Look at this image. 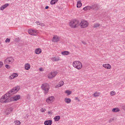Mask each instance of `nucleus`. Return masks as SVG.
<instances>
[{
    "instance_id": "1",
    "label": "nucleus",
    "mask_w": 125,
    "mask_h": 125,
    "mask_svg": "<svg viewBox=\"0 0 125 125\" xmlns=\"http://www.w3.org/2000/svg\"><path fill=\"white\" fill-rule=\"evenodd\" d=\"M20 89V86H17L16 87L13 88L11 90L9 91L7 93L0 98V102L1 103H8V102H11V100L10 97L12 96L13 94L17 93Z\"/></svg>"
},
{
    "instance_id": "2",
    "label": "nucleus",
    "mask_w": 125,
    "mask_h": 125,
    "mask_svg": "<svg viewBox=\"0 0 125 125\" xmlns=\"http://www.w3.org/2000/svg\"><path fill=\"white\" fill-rule=\"evenodd\" d=\"M69 26L73 29L78 28L80 26V21L77 20H73L69 22Z\"/></svg>"
},
{
    "instance_id": "3",
    "label": "nucleus",
    "mask_w": 125,
    "mask_h": 125,
    "mask_svg": "<svg viewBox=\"0 0 125 125\" xmlns=\"http://www.w3.org/2000/svg\"><path fill=\"white\" fill-rule=\"evenodd\" d=\"M73 66L74 68L78 69V70H81L83 68V64L81 62L77 61L73 62Z\"/></svg>"
},
{
    "instance_id": "4",
    "label": "nucleus",
    "mask_w": 125,
    "mask_h": 125,
    "mask_svg": "<svg viewBox=\"0 0 125 125\" xmlns=\"http://www.w3.org/2000/svg\"><path fill=\"white\" fill-rule=\"evenodd\" d=\"M41 87L42 90L44 91L45 94H47V93H48V90H49V84L46 83L42 84Z\"/></svg>"
},
{
    "instance_id": "5",
    "label": "nucleus",
    "mask_w": 125,
    "mask_h": 125,
    "mask_svg": "<svg viewBox=\"0 0 125 125\" xmlns=\"http://www.w3.org/2000/svg\"><path fill=\"white\" fill-rule=\"evenodd\" d=\"M80 26L81 27V28H86L88 26V22L86 21H82L80 22Z\"/></svg>"
},
{
    "instance_id": "6",
    "label": "nucleus",
    "mask_w": 125,
    "mask_h": 125,
    "mask_svg": "<svg viewBox=\"0 0 125 125\" xmlns=\"http://www.w3.org/2000/svg\"><path fill=\"white\" fill-rule=\"evenodd\" d=\"M58 74V72L57 71H54L53 72H51L50 74L48 75V79H53V78H55L56 76V75Z\"/></svg>"
},
{
    "instance_id": "7",
    "label": "nucleus",
    "mask_w": 125,
    "mask_h": 125,
    "mask_svg": "<svg viewBox=\"0 0 125 125\" xmlns=\"http://www.w3.org/2000/svg\"><path fill=\"white\" fill-rule=\"evenodd\" d=\"M91 6L93 10H98L100 8V6L97 3L93 4Z\"/></svg>"
},
{
    "instance_id": "8",
    "label": "nucleus",
    "mask_w": 125,
    "mask_h": 125,
    "mask_svg": "<svg viewBox=\"0 0 125 125\" xmlns=\"http://www.w3.org/2000/svg\"><path fill=\"white\" fill-rule=\"evenodd\" d=\"M21 98V96L20 95H17L11 98V101H17V100H19Z\"/></svg>"
},
{
    "instance_id": "9",
    "label": "nucleus",
    "mask_w": 125,
    "mask_h": 125,
    "mask_svg": "<svg viewBox=\"0 0 125 125\" xmlns=\"http://www.w3.org/2000/svg\"><path fill=\"white\" fill-rule=\"evenodd\" d=\"M28 34L31 36H36L38 34V31L36 30L30 29L28 30Z\"/></svg>"
},
{
    "instance_id": "10",
    "label": "nucleus",
    "mask_w": 125,
    "mask_h": 125,
    "mask_svg": "<svg viewBox=\"0 0 125 125\" xmlns=\"http://www.w3.org/2000/svg\"><path fill=\"white\" fill-rule=\"evenodd\" d=\"M54 101V97L53 96L49 97L46 99V102L49 104H50V103H52V102H53Z\"/></svg>"
},
{
    "instance_id": "11",
    "label": "nucleus",
    "mask_w": 125,
    "mask_h": 125,
    "mask_svg": "<svg viewBox=\"0 0 125 125\" xmlns=\"http://www.w3.org/2000/svg\"><path fill=\"white\" fill-rule=\"evenodd\" d=\"M52 41L54 42H58L60 41V37L57 36H54L53 38Z\"/></svg>"
},
{
    "instance_id": "12",
    "label": "nucleus",
    "mask_w": 125,
    "mask_h": 125,
    "mask_svg": "<svg viewBox=\"0 0 125 125\" xmlns=\"http://www.w3.org/2000/svg\"><path fill=\"white\" fill-rule=\"evenodd\" d=\"M18 77V74L17 73H13L11 76H9V80H13V79H15V78H17Z\"/></svg>"
},
{
    "instance_id": "13",
    "label": "nucleus",
    "mask_w": 125,
    "mask_h": 125,
    "mask_svg": "<svg viewBox=\"0 0 125 125\" xmlns=\"http://www.w3.org/2000/svg\"><path fill=\"white\" fill-rule=\"evenodd\" d=\"M44 125H52V120H46L44 122Z\"/></svg>"
},
{
    "instance_id": "14",
    "label": "nucleus",
    "mask_w": 125,
    "mask_h": 125,
    "mask_svg": "<svg viewBox=\"0 0 125 125\" xmlns=\"http://www.w3.org/2000/svg\"><path fill=\"white\" fill-rule=\"evenodd\" d=\"M103 66L104 67V68L107 69H111V68H112V66L110 64H104L103 65Z\"/></svg>"
},
{
    "instance_id": "15",
    "label": "nucleus",
    "mask_w": 125,
    "mask_h": 125,
    "mask_svg": "<svg viewBox=\"0 0 125 125\" xmlns=\"http://www.w3.org/2000/svg\"><path fill=\"white\" fill-rule=\"evenodd\" d=\"M8 5H9V3H5V4L3 5L0 8V10H3L5 8H6Z\"/></svg>"
},
{
    "instance_id": "16",
    "label": "nucleus",
    "mask_w": 125,
    "mask_h": 125,
    "mask_svg": "<svg viewBox=\"0 0 125 125\" xmlns=\"http://www.w3.org/2000/svg\"><path fill=\"white\" fill-rule=\"evenodd\" d=\"M91 9H92L91 6H86L83 8V10L84 11H86V10H91Z\"/></svg>"
},
{
    "instance_id": "17",
    "label": "nucleus",
    "mask_w": 125,
    "mask_h": 125,
    "mask_svg": "<svg viewBox=\"0 0 125 125\" xmlns=\"http://www.w3.org/2000/svg\"><path fill=\"white\" fill-rule=\"evenodd\" d=\"M82 5H83V3H82V1L79 0L77 2V7L78 8H80V7H82Z\"/></svg>"
},
{
    "instance_id": "18",
    "label": "nucleus",
    "mask_w": 125,
    "mask_h": 125,
    "mask_svg": "<svg viewBox=\"0 0 125 125\" xmlns=\"http://www.w3.org/2000/svg\"><path fill=\"white\" fill-rule=\"evenodd\" d=\"M112 111L113 113H118V112H120V108L118 107H115L112 109Z\"/></svg>"
},
{
    "instance_id": "19",
    "label": "nucleus",
    "mask_w": 125,
    "mask_h": 125,
    "mask_svg": "<svg viewBox=\"0 0 125 125\" xmlns=\"http://www.w3.org/2000/svg\"><path fill=\"white\" fill-rule=\"evenodd\" d=\"M35 52L36 54H40V53H42V49L41 48H37L35 50Z\"/></svg>"
},
{
    "instance_id": "20",
    "label": "nucleus",
    "mask_w": 125,
    "mask_h": 125,
    "mask_svg": "<svg viewBox=\"0 0 125 125\" xmlns=\"http://www.w3.org/2000/svg\"><path fill=\"white\" fill-rule=\"evenodd\" d=\"M62 85H64V81H62L57 85V87H61V86H62Z\"/></svg>"
},
{
    "instance_id": "21",
    "label": "nucleus",
    "mask_w": 125,
    "mask_h": 125,
    "mask_svg": "<svg viewBox=\"0 0 125 125\" xmlns=\"http://www.w3.org/2000/svg\"><path fill=\"white\" fill-rule=\"evenodd\" d=\"M71 101H72V100L70 98H66L64 99V102H65V103H67V104L71 103Z\"/></svg>"
},
{
    "instance_id": "22",
    "label": "nucleus",
    "mask_w": 125,
    "mask_h": 125,
    "mask_svg": "<svg viewBox=\"0 0 125 125\" xmlns=\"http://www.w3.org/2000/svg\"><path fill=\"white\" fill-rule=\"evenodd\" d=\"M30 68H31V65L29 63H26L25 64V70H30Z\"/></svg>"
},
{
    "instance_id": "23",
    "label": "nucleus",
    "mask_w": 125,
    "mask_h": 125,
    "mask_svg": "<svg viewBox=\"0 0 125 125\" xmlns=\"http://www.w3.org/2000/svg\"><path fill=\"white\" fill-rule=\"evenodd\" d=\"M62 55H69V54H70V52L68 51H64L63 52H62Z\"/></svg>"
},
{
    "instance_id": "24",
    "label": "nucleus",
    "mask_w": 125,
    "mask_h": 125,
    "mask_svg": "<svg viewBox=\"0 0 125 125\" xmlns=\"http://www.w3.org/2000/svg\"><path fill=\"white\" fill-rule=\"evenodd\" d=\"M55 122H58L60 120V116H55L54 118Z\"/></svg>"
},
{
    "instance_id": "25",
    "label": "nucleus",
    "mask_w": 125,
    "mask_h": 125,
    "mask_svg": "<svg viewBox=\"0 0 125 125\" xmlns=\"http://www.w3.org/2000/svg\"><path fill=\"white\" fill-rule=\"evenodd\" d=\"M64 93H66L67 96H69L70 95V94H72V92L69 90H66L65 91Z\"/></svg>"
},
{
    "instance_id": "26",
    "label": "nucleus",
    "mask_w": 125,
    "mask_h": 125,
    "mask_svg": "<svg viewBox=\"0 0 125 125\" xmlns=\"http://www.w3.org/2000/svg\"><path fill=\"white\" fill-rule=\"evenodd\" d=\"M93 96H94V97H99V96H100V93L95 92L93 94Z\"/></svg>"
},
{
    "instance_id": "27",
    "label": "nucleus",
    "mask_w": 125,
    "mask_h": 125,
    "mask_svg": "<svg viewBox=\"0 0 125 125\" xmlns=\"http://www.w3.org/2000/svg\"><path fill=\"white\" fill-rule=\"evenodd\" d=\"M7 114L8 115V114H10V113L12 112V108H9L7 109Z\"/></svg>"
},
{
    "instance_id": "28",
    "label": "nucleus",
    "mask_w": 125,
    "mask_h": 125,
    "mask_svg": "<svg viewBox=\"0 0 125 125\" xmlns=\"http://www.w3.org/2000/svg\"><path fill=\"white\" fill-rule=\"evenodd\" d=\"M7 59H8V61L10 62L11 63L14 62V59L11 57L7 58Z\"/></svg>"
},
{
    "instance_id": "29",
    "label": "nucleus",
    "mask_w": 125,
    "mask_h": 125,
    "mask_svg": "<svg viewBox=\"0 0 125 125\" xmlns=\"http://www.w3.org/2000/svg\"><path fill=\"white\" fill-rule=\"evenodd\" d=\"M57 1H58V0H51V2H50V4H55V3H56V2H57Z\"/></svg>"
},
{
    "instance_id": "30",
    "label": "nucleus",
    "mask_w": 125,
    "mask_h": 125,
    "mask_svg": "<svg viewBox=\"0 0 125 125\" xmlns=\"http://www.w3.org/2000/svg\"><path fill=\"white\" fill-rule=\"evenodd\" d=\"M14 124L15 125H21V122L18 120H16L14 121Z\"/></svg>"
},
{
    "instance_id": "31",
    "label": "nucleus",
    "mask_w": 125,
    "mask_h": 125,
    "mask_svg": "<svg viewBox=\"0 0 125 125\" xmlns=\"http://www.w3.org/2000/svg\"><path fill=\"white\" fill-rule=\"evenodd\" d=\"M52 61L56 62V61H59V60H60L59 59V58H56V57H53V58H52Z\"/></svg>"
},
{
    "instance_id": "32",
    "label": "nucleus",
    "mask_w": 125,
    "mask_h": 125,
    "mask_svg": "<svg viewBox=\"0 0 125 125\" xmlns=\"http://www.w3.org/2000/svg\"><path fill=\"white\" fill-rule=\"evenodd\" d=\"M11 62L8 61V59H6L4 61V64H10Z\"/></svg>"
},
{
    "instance_id": "33",
    "label": "nucleus",
    "mask_w": 125,
    "mask_h": 125,
    "mask_svg": "<svg viewBox=\"0 0 125 125\" xmlns=\"http://www.w3.org/2000/svg\"><path fill=\"white\" fill-rule=\"evenodd\" d=\"M100 26V24L99 23H96L94 25V28H97V27H99Z\"/></svg>"
},
{
    "instance_id": "34",
    "label": "nucleus",
    "mask_w": 125,
    "mask_h": 125,
    "mask_svg": "<svg viewBox=\"0 0 125 125\" xmlns=\"http://www.w3.org/2000/svg\"><path fill=\"white\" fill-rule=\"evenodd\" d=\"M5 42H10V39L7 38Z\"/></svg>"
},
{
    "instance_id": "35",
    "label": "nucleus",
    "mask_w": 125,
    "mask_h": 125,
    "mask_svg": "<svg viewBox=\"0 0 125 125\" xmlns=\"http://www.w3.org/2000/svg\"><path fill=\"white\" fill-rule=\"evenodd\" d=\"M5 68L7 69H10V66H9L8 64H6L5 65Z\"/></svg>"
},
{
    "instance_id": "36",
    "label": "nucleus",
    "mask_w": 125,
    "mask_h": 125,
    "mask_svg": "<svg viewBox=\"0 0 125 125\" xmlns=\"http://www.w3.org/2000/svg\"><path fill=\"white\" fill-rule=\"evenodd\" d=\"M116 94V93H115L114 91H111L110 92V95L111 96H113V95H115Z\"/></svg>"
},
{
    "instance_id": "37",
    "label": "nucleus",
    "mask_w": 125,
    "mask_h": 125,
    "mask_svg": "<svg viewBox=\"0 0 125 125\" xmlns=\"http://www.w3.org/2000/svg\"><path fill=\"white\" fill-rule=\"evenodd\" d=\"M3 65V63L2 62H0V68H1Z\"/></svg>"
},
{
    "instance_id": "38",
    "label": "nucleus",
    "mask_w": 125,
    "mask_h": 125,
    "mask_svg": "<svg viewBox=\"0 0 125 125\" xmlns=\"http://www.w3.org/2000/svg\"><path fill=\"white\" fill-rule=\"evenodd\" d=\"M45 111H46V110L45 109L42 108V110H41L42 113H43L44 112H45Z\"/></svg>"
},
{
    "instance_id": "39",
    "label": "nucleus",
    "mask_w": 125,
    "mask_h": 125,
    "mask_svg": "<svg viewBox=\"0 0 125 125\" xmlns=\"http://www.w3.org/2000/svg\"><path fill=\"white\" fill-rule=\"evenodd\" d=\"M75 100H77L79 102H81V100L79 99V98L78 97H75Z\"/></svg>"
},
{
    "instance_id": "40",
    "label": "nucleus",
    "mask_w": 125,
    "mask_h": 125,
    "mask_svg": "<svg viewBox=\"0 0 125 125\" xmlns=\"http://www.w3.org/2000/svg\"><path fill=\"white\" fill-rule=\"evenodd\" d=\"M40 26H42V27H44L45 25L44 24V23H40Z\"/></svg>"
},
{
    "instance_id": "41",
    "label": "nucleus",
    "mask_w": 125,
    "mask_h": 125,
    "mask_svg": "<svg viewBox=\"0 0 125 125\" xmlns=\"http://www.w3.org/2000/svg\"><path fill=\"white\" fill-rule=\"evenodd\" d=\"M36 23L37 25H41V22L40 21H36Z\"/></svg>"
},
{
    "instance_id": "42",
    "label": "nucleus",
    "mask_w": 125,
    "mask_h": 125,
    "mask_svg": "<svg viewBox=\"0 0 125 125\" xmlns=\"http://www.w3.org/2000/svg\"><path fill=\"white\" fill-rule=\"evenodd\" d=\"M39 70L41 71H43V68L41 67V68L39 69Z\"/></svg>"
},
{
    "instance_id": "43",
    "label": "nucleus",
    "mask_w": 125,
    "mask_h": 125,
    "mask_svg": "<svg viewBox=\"0 0 125 125\" xmlns=\"http://www.w3.org/2000/svg\"><path fill=\"white\" fill-rule=\"evenodd\" d=\"M82 43H83V44H84V45L86 44V43L84 41H82Z\"/></svg>"
},
{
    "instance_id": "44",
    "label": "nucleus",
    "mask_w": 125,
    "mask_h": 125,
    "mask_svg": "<svg viewBox=\"0 0 125 125\" xmlns=\"http://www.w3.org/2000/svg\"><path fill=\"white\" fill-rule=\"evenodd\" d=\"M48 114H49V115H51L52 114V112H51V111H48Z\"/></svg>"
},
{
    "instance_id": "45",
    "label": "nucleus",
    "mask_w": 125,
    "mask_h": 125,
    "mask_svg": "<svg viewBox=\"0 0 125 125\" xmlns=\"http://www.w3.org/2000/svg\"><path fill=\"white\" fill-rule=\"evenodd\" d=\"M49 8V6H46L45 7V9H48Z\"/></svg>"
},
{
    "instance_id": "46",
    "label": "nucleus",
    "mask_w": 125,
    "mask_h": 125,
    "mask_svg": "<svg viewBox=\"0 0 125 125\" xmlns=\"http://www.w3.org/2000/svg\"><path fill=\"white\" fill-rule=\"evenodd\" d=\"M123 110H125V104L122 106Z\"/></svg>"
}]
</instances>
